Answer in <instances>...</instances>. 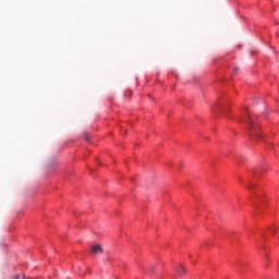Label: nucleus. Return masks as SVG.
I'll use <instances>...</instances> for the list:
<instances>
[{"label": "nucleus", "mask_w": 279, "mask_h": 279, "mask_svg": "<svg viewBox=\"0 0 279 279\" xmlns=\"http://www.w3.org/2000/svg\"><path fill=\"white\" fill-rule=\"evenodd\" d=\"M246 123L248 124L246 132L251 138H258L260 133H258V124H256L255 120L252 118V114H246Z\"/></svg>", "instance_id": "f257e3e1"}, {"label": "nucleus", "mask_w": 279, "mask_h": 279, "mask_svg": "<svg viewBox=\"0 0 279 279\" xmlns=\"http://www.w3.org/2000/svg\"><path fill=\"white\" fill-rule=\"evenodd\" d=\"M92 254H104V247H101L100 244H95L92 246Z\"/></svg>", "instance_id": "f03ea898"}, {"label": "nucleus", "mask_w": 279, "mask_h": 279, "mask_svg": "<svg viewBox=\"0 0 279 279\" xmlns=\"http://www.w3.org/2000/svg\"><path fill=\"white\" fill-rule=\"evenodd\" d=\"M177 272H178V276H184L186 274V268H184V266H180L178 269H177Z\"/></svg>", "instance_id": "7ed1b4c3"}, {"label": "nucleus", "mask_w": 279, "mask_h": 279, "mask_svg": "<svg viewBox=\"0 0 279 279\" xmlns=\"http://www.w3.org/2000/svg\"><path fill=\"white\" fill-rule=\"evenodd\" d=\"M260 171H265L264 167L258 168L257 170L254 171L255 175H258V173H260Z\"/></svg>", "instance_id": "20e7f679"}, {"label": "nucleus", "mask_w": 279, "mask_h": 279, "mask_svg": "<svg viewBox=\"0 0 279 279\" xmlns=\"http://www.w3.org/2000/svg\"><path fill=\"white\" fill-rule=\"evenodd\" d=\"M84 138H85V141H89L90 140V135L88 133H84Z\"/></svg>", "instance_id": "39448f33"}, {"label": "nucleus", "mask_w": 279, "mask_h": 279, "mask_svg": "<svg viewBox=\"0 0 279 279\" xmlns=\"http://www.w3.org/2000/svg\"><path fill=\"white\" fill-rule=\"evenodd\" d=\"M254 186H256V184L251 183V184L247 186V189H248L250 191H252V190L254 189Z\"/></svg>", "instance_id": "423d86ee"}, {"label": "nucleus", "mask_w": 279, "mask_h": 279, "mask_svg": "<svg viewBox=\"0 0 279 279\" xmlns=\"http://www.w3.org/2000/svg\"><path fill=\"white\" fill-rule=\"evenodd\" d=\"M154 271H156V267H155V266H151V267L149 268V274H154Z\"/></svg>", "instance_id": "0eeeda50"}, {"label": "nucleus", "mask_w": 279, "mask_h": 279, "mask_svg": "<svg viewBox=\"0 0 279 279\" xmlns=\"http://www.w3.org/2000/svg\"><path fill=\"white\" fill-rule=\"evenodd\" d=\"M236 71H239V68L233 69V73H236Z\"/></svg>", "instance_id": "6e6552de"}, {"label": "nucleus", "mask_w": 279, "mask_h": 279, "mask_svg": "<svg viewBox=\"0 0 279 279\" xmlns=\"http://www.w3.org/2000/svg\"><path fill=\"white\" fill-rule=\"evenodd\" d=\"M21 278V276H19V275H16L15 277H14V279H20Z\"/></svg>", "instance_id": "1a4fd4ad"}, {"label": "nucleus", "mask_w": 279, "mask_h": 279, "mask_svg": "<svg viewBox=\"0 0 279 279\" xmlns=\"http://www.w3.org/2000/svg\"><path fill=\"white\" fill-rule=\"evenodd\" d=\"M277 25H279V22L277 23Z\"/></svg>", "instance_id": "9d476101"}]
</instances>
